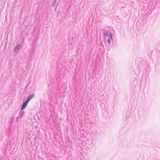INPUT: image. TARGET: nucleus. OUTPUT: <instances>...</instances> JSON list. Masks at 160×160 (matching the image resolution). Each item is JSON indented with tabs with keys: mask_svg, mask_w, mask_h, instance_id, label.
I'll use <instances>...</instances> for the list:
<instances>
[{
	"mask_svg": "<svg viewBox=\"0 0 160 160\" xmlns=\"http://www.w3.org/2000/svg\"><path fill=\"white\" fill-rule=\"evenodd\" d=\"M28 102H27V101H26L23 104L21 108L22 110L24 109L26 107Z\"/></svg>",
	"mask_w": 160,
	"mask_h": 160,
	"instance_id": "f257e3e1",
	"label": "nucleus"
},
{
	"mask_svg": "<svg viewBox=\"0 0 160 160\" xmlns=\"http://www.w3.org/2000/svg\"><path fill=\"white\" fill-rule=\"evenodd\" d=\"M111 38H112V35H111Z\"/></svg>",
	"mask_w": 160,
	"mask_h": 160,
	"instance_id": "39448f33",
	"label": "nucleus"
},
{
	"mask_svg": "<svg viewBox=\"0 0 160 160\" xmlns=\"http://www.w3.org/2000/svg\"><path fill=\"white\" fill-rule=\"evenodd\" d=\"M20 47L19 45H18L15 48L14 51H16L17 50H18L20 49Z\"/></svg>",
	"mask_w": 160,
	"mask_h": 160,
	"instance_id": "7ed1b4c3",
	"label": "nucleus"
},
{
	"mask_svg": "<svg viewBox=\"0 0 160 160\" xmlns=\"http://www.w3.org/2000/svg\"><path fill=\"white\" fill-rule=\"evenodd\" d=\"M108 42H109V43H110V40H108Z\"/></svg>",
	"mask_w": 160,
	"mask_h": 160,
	"instance_id": "20e7f679",
	"label": "nucleus"
},
{
	"mask_svg": "<svg viewBox=\"0 0 160 160\" xmlns=\"http://www.w3.org/2000/svg\"><path fill=\"white\" fill-rule=\"evenodd\" d=\"M34 96V95L33 94H32L30 95H29L28 98V99H27V102H29V101H30V100Z\"/></svg>",
	"mask_w": 160,
	"mask_h": 160,
	"instance_id": "f03ea898",
	"label": "nucleus"
}]
</instances>
